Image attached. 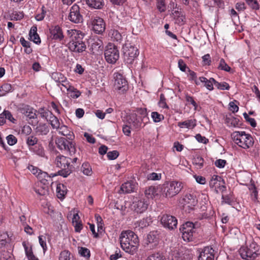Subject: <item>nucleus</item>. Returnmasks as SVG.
<instances>
[{"instance_id":"f257e3e1","label":"nucleus","mask_w":260,"mask_h":260,"mask_svg":"<svg viewBox=\"0 0 260 260\" xmlns=\"http://www.w3.org/2000/svg\"><path fill=\"white\" fill-rule=\"evenodd\" d=\"M121 247L126 252L132 255L136 253L139 245L138 236L132 231H122L119 237Z\"/></svg>"},{"instance_id":"f03ea898","label":"nucleus","mask_w":260,"mask_h":260,"mask_svg":"<svg viewBox=\"0 0 260 260\" xmlns=\"http://www.w3.org/2000/svg\"><path fill=\"white\" fill-rule=\"evenodd\" d=\"M241 257L246 260H252L260 254V246L253 240L246 242L245 245L239 250Z\"/></svg>"},{"instance_id":"7ed1b4c3","label":"nucleus","mask_w":260,"mask_h":260,"mask_svg":"<svg viewBox=\"0 0 260 260\" xmlns=\"http://www.w3.org/2000/svg\"><path fill=\"white\" fill-rule=\"evenodd\" d=\"M68 32L71 35L70 40L68 43L69 50L78 53L85 51L86 47L85 43L83 41V36L74 30H68Z\"/></svg>"},{"instance_id":"20e7f679","label":"nucleus","mask_w":260,"mask_h":260,"mask_svg":"<svg viewBox=\"0 0 260 260\" xmlns=\"http://www.w3.org/2000/svg\"><path fill=\"white\" fill-rule=\"evenodd\" d=\"M71 159L63 155H59L55 159V164L57 167L60 169L57 172V175L63 177H67L74 170L75 167L71 165Z\"/></svg>"},{"instance_id":"39448f33","label":"nucleus","mask_w":260,"mask_h":260,"mask_svg":"<svg viewBox=\"0 0 260 260\" xmlns=\"http://www.w3.org/2000/svg\"><path fill=\"white\" fill-rule=\"evenodd\" d=\"M231 137L233 141L243 149H248L253 145V138L245 132H234L232 134Z\"/></svg>"},{"instance_id":"423d86ee","label":"nucleus","mask_w":260,"mask_h":260,"mask_svg":"<svg viewBox=\"0 0 260 260\" xmlns=\"http://www.w3.org/2000/svg\"><path fill=\"white\" fill-rule=\"evenodd\" d=\"M182 188V182L173 181L164 183L160 187V190L164 196L171 198L179 193Z\"/></svg>"},{"instance_id":"0eeeda50","label":"nucleus","mask_w":260,"mask_h":260,"mask_svg":"<svg viewBox=\"0 0 260 260\" xmlns=\"http://www.w3.org/2000/svg\"><path fill=\"white\" fill-rule=\"evenodd\" d=\"M124 61L128 64H132L138 57L139 52L136 47L129 43H125L122 47Z\"/></svg>"},{"instance_id":"6e6552de","label":"nucleus","mask_w":260,"mask_h":260,"mask_svg":"<svg viewBox=\"0 0 260 260\" xmlns=\"http://www.w3.org/2000/svg\"><path fill=\"white\" fill-rule=\"evenodd\" d=\"M104 55L107 62L111 64L115 63L119 57V52L117 48L112 44L107 46Z\"/></svg>"},{"instance_id":"1a4fd4ad","label":"nucleus","mask_w":260,"mask_h":260,"mask_svg":"<svg viewBox=\"0 0 260 260\" xmlns=\"http://www.w3.org/2000/svg\"><path fill=\"white\" fill-rule=\"evenodd\" d=\"M55 143L58 149L67 152L70 154H74L76 151L75 144L73 142L68 140L65 138L60 137L55 140Z\"/></svg>"},{"instance_id":"9d476101","label":"nucleus","mask_w":260,"mask_h":260,"mask_svg":"<svg viewBox=\"0 0 260 260\" xmlns=\"http://www.w3.org/2000/svg\"><path fill=\"white\" fill-rule=\"evenodd\" d=\"M180 231L182 233V238L184 241H191L196 232L195 224L192 222H186L181 225Z\"/></svg>"},{"instance_id":"9b49d317","label":"nucleus","mask_w":260,"mask_h":260,"mask_svg":"<svg viewBox=\"0 0 260 260\" xmlns=\"http://www.w3.org/2000/svg\"><path fill=\"white\" fill-rule=\"evenodd\" d=\"M114 88L120 93H125L128 88V83L125 78L120 73L114 74Z\"/></svg>"},{"instance_id":"f8f14e48","label":"nucleus","mask_w":260,"mask_h":260,"mask_svg":"<svg viewBox=\"0 0 260 260\" xmlns=\"http://www.w3.org/2000/svg\"><path fill=\"white\" fill-rule=\"evenodd\" d=\"M162 225L169 230H173L177 228V219L172 215L169 214L163 215L160 219Z\"/></svg>"},{"instance_id":"ddd939ff","label":"nucleus","mask_w":260,"mask_h":260,"mask_svg":"<svg viewBox=\"0 0 260 260\" xmlns=\"http://www.w3.org/2000/svg\"><path fill=\"white\" fill-rule=\"evenodd\" d=\"M90 22L92 29L95 33L101 34L105 31L106 25L102 18L97 16L92 17Z\"/></svg>"},{"instance_id":"4468645a","label":"nucleus","mask_w":260,"mask_h":260,"mask_svg":"<svg viewBox=\"0 0 260 260\" xmlns=\"http://www.w3.org/2000/svg\"><path fill=\"white\" fill-rule=\"evenodd\" d=\"M159 236L157 231H152L147 235L145 247L148 249H154L158 243Z\"/></svg>"},{"instance_id":"2eb2a0df","label":"nucleus","mask_w":260,"mask_h":260,"mask_svg":"<svg viewBox=\"0 0 260 260\" xmlns=\"http://www.w3.org/2000/svg\"><path fill=\"white\" fill-rule=\"evenodd\" d=\"M69 19L75 23H79L83 21V16L80 13V8L77 5L74 4L71 7Z\"/></svg>"},{"instance_id":"dca6fc26","label":"nucleus","mask_w":260,"mask_h":260,"mask_svg":"<svg viewBox=\"0 0 260 260\" xmlns=\"http://www.w3.org/2000/svg\"><path fill=\"white\" fill-rule=\"evenodd\" d=\"M49 38L52 40L61 41L64 38L62 30L58 25L51 26L49 28Z\"/></svg>"},{"instance_id":"f3484780","label":"nucleus","mask_w":260,"mask_h":260,"mask_svg":"<svg viewBox=\"0 0 260 260\" xmlns=\"http://www.w3.org/2000/svg\"><path fill=\"white\" fill-rule=\"evenodd\" d=\"M197 202L198 200L195 195L191 193H186L182 198L181 204L184 206H186L192 209L197 204Z\"/></svg>"},{"instance_id":"a211bd4d","label":"nucleus","mask_w":260,"mask_h":260,"mask_svg":"<svg viewBox=\"0 0 260 260\" xmlns=\"http://www.w3.org/2000/svg\"><path fill=\"white\" fill-rule=\"evenodd\" d=\"M214 251L212 248L206 247L200 253L199 260H214Z\"/></svg>"},{"instance_id":"6ab92c4d","label":"nucleus","mask_w":260,"mask_h":260,"mask_svg":"<svg viewBox=\"0 0 260 260\" xmlns=\"http://www.w3.org/2000/svg\"><path fill=\"white\" fill-rule=\"evenodd\" d=\"M171 16L174 20L175 23L179 25H183L185 21V16L183 12L180 10H172Z\"/></svg>"},{"instance_id":"aec40b11","label":"nucleus","mask_w":260,"mask_h":260,"mask_svg":"<svg viewBox=\"0 0 260 260\" xmlns=\"http://www.w3.org/2000/svg\"><path fill=\"white\" fill-rule=\"evenodd\" d=\"M148 207V204L144 200H138L133 202V209L137 213H142L145 211Z\"/></svg>"},{"instance_id":"412c9836","label":"nucleus","mask_w":260,"mask_h":260,"mask_svg":"<svg viewBox=\"0 0 260 260\" xmlns=\"http://www.w3.org/2000/svg\"><path fill=\"white\" fill-rule=\"evenodd\" d=\"M136 185L132 181H127L122 184L121 186V190L123 193H128L134 192Z\"/></svg>"},{"instance_id":"4be33fe9","label":"nucleus","mask_w":260,"mask_h":260,"mask_svg":"<svg viewBox=\"0 0 260 260\" xmlns=\"http://www.w3.org/2000/svg\"><path fill=\"white\" fill-rule=\"evenodd\" d=\"M145 194L148 199H153L158 197V188L154 186H149L145 191Z\"/></svg>"},{"instance_id":"5701e85b","label":"nucleus","mask_w":260,"mask_h":260,"mask_svg":"<svg viewBox=\"0 0 260 260\" xmlns=\"http://www.w3.org/2000/svg\"><path fill=\"white\" fill-rule=\"evenodd\" d=\"M200 83H204V86L209 90L213 89V84L215 85V80L213 78L207 79L204 77H200L199 78Z\"/></svg>"},{"instance_id":"b1692460","label":"nucleus","mask_w":260,"mask_h":260,"mask_svg":"<svg viewBox=\"0 0 260 260\" xmlns=\"http://www.w3.org/2000/svg\"><path fill=\"white\" fill-rule=\"evenodd\" d=\"M109 36L113 41L120 43L122 40L121 34L116 29H111L109 32Z\"/></svg>"},{"instance_id":"393cba45","label":"nucleus","mask_w":260,"mask_h":260,"mask_svg":"<svg viewBox=\"0 0 260 260\" xmlns=\"http://www.w3.org/2000/svg\"><path fill=\"white\" fill-rule=\"evenodd\" d=\"M221 178L217 175H213L209 181V186L212 188H214L216 193L218 192L217 187L220 185Z\"/></svg>"},{"instance_id":"a878e982","label":"nucleus","mask_w":260,"mask_h":260,"mask_svg":"<svg viewBox=\"0 0 260 260\" xmlns=\"http://www.w3.org/2000/svg\"><path fill=\"white\" fill-rule=\"evenodd\" d=\"M102 41L94 42L93 43L90 47V50L92 54H100L102 52L103 46L102 45Z\"/></svg>"},{"instance_id":"bb28decb","label":"nucleus","mask_w":260,"mask_h":260,"mask_svg":"<svg viewBox=\"0 0 260 260\" xmlns=\"http://www.w3.org/2000/svg\"><path fill=\"white\" fill-rule=\"evenodd\" d=\"M23 114L25 116L29 119H35L37 118L36 112L37 111L32 108L28 106H26L23 108Z\"/></svg>"},{"instance_id":"cd10ccee","label":"nucleus","mask_w":260,"mask_h":260,"mask_svg":"<svg viewBox=\"0 0 260 260\" xmlns=\"http://www.w3.org/2000/svg\"><path fill=\"white\" fill-rule=\"evenodd\" d=\"M178 126L180 128H193L196 126V120L195 119H189L183 122H179Z\"/></svg>"},{"instance_id":"c85d7f7f","label":"nucleus","mask_w":260,"mask_h":260,"mask_svg":"<svg viewBox=\"0 0 260 260\" xmlns=\"http://www.w3.org/2000/svg\"><path fill=\"white\" fill-rule=\"evenodd\" d=\"M86 4L90 7L101 9L104 6L103 0H86Z\"/></svg>"},{"instance_id":"c756f323","label":"nucleus","mask_w":260,"mask_h":260,"mask_svg":"<svg viewBox=\"0 0 260 260\" xmlns=\"http://www.w3.org/2000/svg\"><path fill=\"white\" fill-rule=\"evenodd\" d=\"M56 192L59 199H63L67 192L66 186L63 184H58L56 187Z\"/></svg>"},{"instance_id":"7c9ffc66","label":"nucleus","mask_w":260,"mask_h":260,"mask_svg":"<svg viewBox=\"0 0 260 260\" xmlns=\"http://www.w3.org/2000/svg\"><path fill=\"white\" fill-rule=\"evenodd\" d=\"M127 122L132 124L135 127H138L140 126L141 123L137 119V115L136 113L131 114L127 118Z\"/></svg>"},{"instance_id":"2f4dec72","label":"nucleus","mask_w":260,"mask_h":260,"mask_svg":"<svg viewBox=\"0 0 260 260\" xmlns=\"http://www.w3.org/2000/svg\"><path fill=\"white\" fill-rule=\"evenodd\" d=\"M49 123L51 124L52 128L58 129L60 127V122L57 117L55 116L52 113H50V115L49 119L48 120Z\"/></svg>"},{"instance_id":"473e14b6","label":"nucleus","mask_w":260,"mask_h":260,"mask_svg":"<svg viewBox=\"0 0 260 260\" xmlns=\"http://www.w3.org/2000/svg\"><path fill=\"white\" fill-rule=\"evenodd\" d=\"M24 247L26 255L28 260H39V259L34 254L31 248H28L25 242L22 243Z\"/></svg>"},{"instance_id":"72a5a7b5","label":"nucleus","mask_w":260,"mask_h":260,"mask_svg":"<svg viewBox=\"0 0 260 260\" xmlns=\"http://www.w3.org/2000/svg\"><path fill=\"white\" fill-rule=\"evenodd\" d=\"M204 160L203 158L199 155H196L192 159V164L197 169H201L204 166Z\"/></svg>"},{"instance_id":"f704fd0d","label":"nucleus","mask_w":260,"mask_h":260,"mask_svg":"<svg viewBox=\"0 0 260 260\" xmlns=\"http://www.w3.org/2000/svg\"><path fill=\"white\" fill-rule=\"evenodd\" d=\"M239 120L233 116L226 117L225 123L228 126L237 127L239 125Z\"/></svg>"},{"instance_id":"c9c22d12","label":"nucleus","mask_w":260,"mask_h":260,"mask_svg":"<svg viewBox=\"0 0 260 260\" xmlns=\"http://www.w3.org/2000/svg\"><path fill=\"white\" fill-rule=\"evenodd\" d=\"M9 237L7 232H0V247L5 246L7 243L9 242Z\"/></svg>"},{"instance_id":"e433bc0d","label":"nucleus","mask_w":260,"mask_h":260,"mask_svg":"<svg viewBox=\"0 0 260 260\" xmlns=\"http://www.w3.org/2000/svg\"><path fill=\"white\" fill-rule=\"evenodd\" d=\"M37 132L42 135H46L49 132V126L46 124H40L36 128Z\"/></svg>"},{"instance_id":"4c0bfd02","label":"nucleus","mask_w":260,"mask_h":260,"mask_svg":"<svg viewBox=\"0 0 260 260\" xmlns=\"http://www.w3.org/2000/svg\"><path fill=\"white\" fill-rule=\"evenodd\" d=\"M52 78L54 80V81L57 82L58 84L57 85L60 86V84L66 80V77H64L62 74L58 72L53 73L52 74Z\"/></svg>"},{"instance_id":"58836bf2","label":"nucleus","mask_w":260,"mask_h":260,"mask_svg":"<svg viewBox=\"0 0 260 260\" xmlns=\"http://www.w3.org/2000/svg\"><path fill=\"white\" fill-rule=\"evenodd\" d=\"M81 170L84 175L87 176H90L92 173L90 164L87 162L82 164Z\"/></svg>"},{"instance_id":"ea45409f","label":"nucleus","mask_w":260,"mask_h":260,"mask_svg":"<svg viewBox=\"0 0 260 260\" xmlns=\"http://www.w3.org/2000/svg\"><path fill=\"white\" fill-rule=\"evenodd\" d=\"M58 129H59L58 132L60 134L63 136H69L70 137L68 138L71 140L72 139V136L70 135L71 131L67 126L64 125L60 126Z\"/></svg>"},{"instance_id":"a19ab883","label":"nucleus","mask_w":260,"mask_h":260,"mask_svg":"<svg viewBox=\"0 0 260 260\" xmlns=\"http://www.w3.org/2000/svg\"><path fill=\"white\" fill-rule=\"evenodd\" d=\"M12 253L6 250H2L1 253V260H14Z\"/></svg>"},{"instance_id":"79ce46f5","label":"nucleus","mask_w":260,"mask_h":260,"mask_svg":"<svg viewBox=\"0 0 260 260\" xmlns=\"http://www.w3.org/2000/svg\"><path fill=\"white\" fill-rule=\"evenodd\" d=\"M96 220L98 232L102 233L104 231V222L101 216L99 214L95 215Z\"/></svg>"},{"instance_id":"37998d69","label":"nucleus","mask_w":260,"mask_h":260,"mask_svg":"<svg viewBox=\"0 0 260 260\" xmlns=\"http://www.w3.org/2000/svg\"><path fill=\"white\" fill-rule=\"evenodd\" d=\"M12 87L10 84L6 83L0 87V96L5 95L7 93L12 91Z\"/></svg>"},{"instance_id":"c03bdc74","label":"nucleus","mask_w":260,"mask_h":260,"mask_svg":"<svg viewBox=\"0 0 260 260\" xmlns=\"http://www.w3.org/2000/svg\"><path fill=\"white\" fill-rule=\"evenodd\" d=\"M59 260H74L73 257H71V253L68 250H63L60 253Z\"/></svg>"},{"instance_id":"a18cd8bd","label":"nucleus","mask_w":260,"mask_h":260,"mask_svg":"<svg viewBox=\"0 0 260 260\" xmlns=\"http://www.w3.org/2000/svg\"><path fill=\"white\" fill-rule=\"evenodd\" d=\"M151 117L154 122H159L164 119V116L157 112H152Z\"/></svg>"},{"instance_id":"49530a36","label":"nucleus","mask_w":260,"mask_h":260,"mask_svg":"<svg viewBox=\"0 0 260 260\" xmlns=\"http://www.w3.org/2000/svg\"><path fill=\"white\" fill-rule=\"evenodd\" d=\"M215 86L220 90H229L230 88L229 84L226 82H223L219 83L215 80Z\"/></svg>"},{"instance_id":"de8ad7c7","label":"nucleus","mask_w":260,"mask_h":260,"mask_svg":"<svg viewBox=\"0 0 260 260\" xmlns=\"http://www.w3.org/2000/svg\"><path fill=\"white\" fill-rule=\"evenodd\" d=\"M218 69L226 72H229L231 70V68L226 63L223 58L220 59Z\"/></svg>"},{"instance_id":"09e8293b","label":"nucleus","mask_w":260,"mask_h":260,"mask_svg":"<svg viewBox=\"0 0 260 260\" xmlns=\"http://www.w3.org/2000/svg\"><path fill=\"white\" fill-rule=\"evenodd\" d=\"M146 260H165V258L160 253H153L149 255Z\"/></svg>"},{"instance_id":"8fccbe9b","label":"nucleus","mask_w":260,"mask_h":260,"mask_svg":"<svg viewBox=\"0 0 260 260\" xmlns=\"http://www.w3.org/2000/svg\"><path fill=\"white\" fill-rule=\"evenodd\" d=\"M159 107L164 109H169V107L166 103V99L163 93L160 95V100L158 102Z\"/></svg>"},{"instance_id":"3c124183","label":"nucleus","mask_w":260,"mask_h":260,"mask_svg":"<svg viewBox=\"0 0 260 260\" xmlns=\"http://www.w3.org/2000/svg\"><path fill=\"white\" fill-rule=\"evenodd\" d=\"M34 152L40 156H44L45 152L43 147L41 145H37L34 148Z\"/></svg>"},{"instance_id":"603ef678","label":"nucleus","mask_w":260,"mask_h":260,"mask_svg":"<svg viewBox=\"0 0 260 260\" xmlns=\"http://www.w3.org/2000/svg\"><path fill=\"white\" fill-rule=\"evenodd\" d=\"M79 254L87 258H89L90 256V253L89 250L85 247H81L79 249Z\"/></svg>"},{"instance_id":"864d4df0","label":"nucleus","mask_w":260,"mask_h":260,"mask_svg":"<svg viewBox=\"0 0 260 260\" xmlns=\"http://www.w3.org/2000/svg\"><path fill=\"white\" fill-rule=\"evenodd\" d=\"M222 202L224 203L225 204H228L229 205H232V203L234 201L232 195H224L222 196Z\"/></svg>"},{"instance_id":"5fc2aeb1","label":"nucleus","mask_w":260,"mask_h":260,"mask_svg":"<svg viewBox=\"0 0 260 260\" xmlns=\"http://www.w3.org/2000/svg\"><path fill=\"white\" fill-rule=\"evenodd\" d=\"M246 3L252 9H259V5L257 0H245Z\"/></svg>"},{"instance_id":"6e6d98bb","label":"nucleus","mask_w":260,"mask_h":260,"mask_svg":"<svg viewBox=\"0 0 260 260\" xmlns=\"http://www.w3.org/2000/svg\"><path fill=\"white\" fill-rule=\"evenodd\" d=\"M46 13V11L45 10V7L43 6L41 10V12L38 13L35 16V18L37 21H41L42 20L45 15Z\"/></svg>"},{"instance_id":"4d7b16f0","label":"nucleus","mask_w":260,"mask_h":260,"mask_svg":"<svg viewBox=\"0 0 260 260\" xmlns=\"http://www.w3.org/2000/svg\"><path fill=\"white\" fill-rule=\"evenodd\" d=\"M157 8L160 12H163L166 11L165 0H157Z\"/></svg>"},{"instance_id":"13d9d810","label":"nucleus","mask_w":260,"mask_h":260,"mask_svg":"<svg viewBox=\"0 0 260 260\" xmlns=\"http://www.w3.org/2000/svg\"><path fill=\"white\" fill-rule=\"evenodd\" d=\"M68 91V94H70V96L72 98H77L81 94V92L74 87V89L69 90Z\"/></svg>"},{"instance_id":"bf43d9fd","label":"nucleus","mask_w":260,"mask_h":260,"mask_svg":"<svg viewBox=\"0 0 260 260\" xmlns=\"http://www.w3.org/2000/svg\"><path fill=\"white\" fill-rule=\"evenodd\" d=\"M38 139L36 137L33 136H29L27 137L26 140V143L29 146H34L37 144Z\"/></svg>"},{"instance_id":"052dcab7","label":"nucleus","mask_w":260,"mask_h":260,"mask_svg":"<svg viewBox=\"0 0 260 260\" xmlns=\"http://www.w3.org/2000/svg\"><path fill=\"white\" fill-rule=\"evenodd\" d=\"M185 99L188 104H190L193 106L194 110L197 109L198 105L194 101L193 97L186 94L185 95Z\"/></svg>"},{"instance_id":"680f3d73","label":"nucleus","mask_w":260,"mask_h":260,"mask_svg":"<svg viewBox=\"0 0 260 260\" xmlns=\"http://www.w3.org/2000/svg\"><path fill=\"white\" fill-rule=\"evenodd\" d=\"M188 71L189 73V77L190 79L192 80H193L197 85H199L200 84V82L199 80H197V77L196 73L195 72H194L193 71H191L189 69H188Z\"/></svg>"},{"instance_id":"e2e57ef3","label":"nucleus","mask_w":260,"mask_h":260,"mask_svg":"<svg viewBox=\"0 0 260 260\" xmlns=\"http://www.w3.org/2000/svg\"><path fill=\"white\" fill-rule=\"evenodd\" d=\"M119 155V152L116 150L109 151L107 153V157L110 160L116 159Z\"/></svg>"},{"instance_id":"0e129e2a","label":"nucleus","mask_w":260,"mask_h":260,"mask_svg":"<svg viewBox=\"0 0 260 260\" xmlns=\"http://www.w3.org/2000/svg\"><path fill=\"white\" fill-rule=\"evenodd\" d=\"M238 102L235 100L233 102H231L229 103V109L230 110L232 111L233 113H236L238 111L239 107L238 106L235 104V103H237Z\"/></svg>"},{"instance_id":"69168bd1","label":"nucleus","mask_w":260,"mask_h":260,"mask_svg":"<svg viewBox=\"0 0 260 260\" xmlns=\"http://www.w3.org/2000/svg\"><path fill=\"white\" fill-rule=\"evenodd\" d=\"M7 140L8 144L11 146L15 144L17 142L16 138L12 135H10L7 136Z\"/></svg>"},{"instance_id":"338daca9","label":"nucleus","mask_w":260,"mask_h":260,"mask_svg":"<svg viewBox=\"0 0 260 260\" xmlns=\"http://www.w3.org/2000/svg\"><path fill=\"white\" fill-rule=\"evenodd\" d=\"M195 138L199 142L203 144H207L209 141L208 139L204 136H201L200 134H197Z\"/></svg>"},{"instance_id":"774afa93","label":"nucleus","mask_w":260,"mask_h":260,"mask_svg":"<svg viewBox=\"0 0 260 260\" xmlns=\"http://www.w3.org/2000/svg\"><path fill=\"white\" fill-rule=\"evenodd\" d=\"M39 241L40 245L43 248V250L45 251L47 249V246L46 243V237L43 236H40L39 237Z\"/></svg>"}]
</instances>
